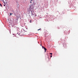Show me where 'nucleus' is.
Here are the masks:
<instances>
[{
  "mask_svg": "<svg viewBox=\"0 0 78 78\" xmlns=\"http://www.w3.org/2000/svg\"><path fill=\"white\" fill-rule=\"evenodd\" d=\"M2 1L3 2V3H4V4H5V5H4V6H5V1L3 0V1Z\"/></svg>",
  "mask_w": 78,
  "mask_h": 78,
  "instance_id": "f257e3e1",
  "label": "nucleus"
},
{
  "mask_svg": "<svg viewBox=\"0 0 78 78\" xmlns=\"http://www.w3.org/2000/svg\"><path fill=\"white\" fill-rule=\"evenodd\" d=\"M44 49L45 50V52H46V50H47V49L45 48H44Z\"/></svg>",
  "mask_w": 78,
  "mask_h": 78,
  "instance_id": "f03ea898",
  "label": "nucleus"
},
{
  "mask_svg": "<svg viewBox=\"0 0 78 78\" xmlns=\"http://www.w3.org/2000/svg\"><path fill=\"white\" fill-rule=\"evenodd\" d=\"M30 9H31V7H33V5H31V6H30Z\"/></svg>",
  "mask_w": 78,
  "mask_h": 78,
  "instance_id": "7ed1b4c3",
  "label": "nucleus"
},
{
  "mask_svg": "<svg viewBox=\"0 0 78 78\" xmlns=\"http://www.w3.org/2000/svg\"><path fill=\"white\" fill-rule=\"evenodd\" d=\"M12 14V13H10V16H11Z\"/></svg>",
  "mask_w": 78,
  "mask_h": 78,
  "instance_id": "20e7f679",
  "label": "nucleus"
},
{
  "mask_svg": "<svg viewBox=\"0 0 78 78\" xmlns=\"http://www.w3.org/2000/svg\"><path fill=\"white\" fill-rule=\"evenodd\" d=\"M23 32H21V34H23V35H24V34H23Z\"/></svg>",
  "mask_w": 78,
  "mask_h": 78,
  "instance_id": "39448f33",
  "label": "nucleus"
},
{
  "mask_svg": "<svg viewBox=\"0 0 78 78\" xmlns=\"http://www.w3.org/2000/svg\"><path fill=\"white\" fill-rule=\"evenodd\" d=\"M65 44V45L66 47L67 46V44Z\"/></svg>",
  "mask_w": 78,
  "mask_h": 78,
  "instance_id": "423d86ee",
  "label": "nucleus"
},
{
  "mask_svg": "<svg viewBox=\"0 0 78 78\" xmlns=\"http://www.w3.org/2000/svg\"><path fill=\"white\" fill-rule=\"evenodd\" d=\"M31 15H33V13L32 12V11H31Z\"/></svg>",
  "mask_w": 78,
  "mask_h": 78,
  "instance_id": "0eeeda50",
  "label": "nucleus"
},
{
  "mask_svg": "<svg viewBox=\"0 0 78 78\" xmlns=\"http://www.w3.org/2000/svg\"><path fill=\"white\" fill-rule=\"evenodd\" d=\"M42 48H45L44 47L42 46Z\"/></svg>",
  "mask_w": 78,
  "mask_h": 78,
  "instance_id": "6e6552de",
  "label": "nucleus"
},
{
  "mask_svg": "<svg viewBox=\"0 0 78 78\" xmlns=\"http://www.w3.org/2000/svg\"><path fill=\"white\" fill-rule=\"evenodd\" d=\"M0 5L1 6H2V4H0Z\"/></svg>",
  "mask_w": 78,
  "mask_h": 78,
  "instance_id": "1a4fd4ad",
  "label": "nucleus"
},
{
  "mask_svg": "<svg viewBox=\"0 0 78 78\" xmlns=\"http://www.w3.org/2000/svg\"><path fill=\"white\" fill-rule=\"evenodd\" d=\"M30 23H31V20H30Z\"/></svg>",
  "mask_w": 78,
  "mask_h": 78,
  "instance_id": "9d476101",
  "label": "nucleus"
},
{
  "mask_svg": "<svg viewBox=\"0 0 78 78\" xmlns=\"http://www.w3.org/2000/svg\"><path fill=\"white\" fill-rule=\"evenodd\" d=\"M50 54L51 55H52V53H50Z\"/></svg>",
  "mask_w": 78,
  "mask_h": 78,
  "instance_id": "9b49d317",
  "label": "nucleus"
},
{
  "mask_svg": "<svg viewBox=\"0 0 78 78\" xmlns=\"http://www.w3.org/2000/svg\"><path fill=\"white\" fill-rule=\"evenodd\" d=\"M41 30V29L38 30V31H39V30Z\"/></svg>",
  "mask_w": 78,
  "mask_h": 78,
  "instance_id": "f8f14e48",
  "label": "nucleus"
},
{
  "mask_svg": "<svg viewBox=\"0 0 78 78\" xmlns=\"http://www.w3.org/2000/svg\"><path fill=\"white\" fill-rule=\"evenodd\" d=\"M30 2L31 3H32V2H31V1H30Z\"/></svg>",
  "mask_w": 78,
  "mask_h": 78,
  "instance_id": "ddd939ff",
  "label": "nucleus"
},
{
  "mask_svg": "<svg viewBox=\"0 0 78 78\" xmlns=\"http://www.w3.org/2000/svg\"><path fill=\"white\" fill-rule=\"evenodd\" d=\"M50 57H51H51H52V56L51 55V56H50Z\"/></svg>",
  "mask_w": 78,
  "mask_h": 78,
  "instance_id": "4468645a",
  "label": "nucleus"
},
{
  "mask_svg": "<svg viewBox=\"0 0 78 78\" xmlns=\"http://www.w3.org/2000/svg\"><path fill=\"white\" fill-rule=\"evenodd\" d=\"M63 47H65V46H64V45H63Z\"/></svg>",
  "mask_w": 78,
  "mask_h": 78,
  "instance_id": "2eb2a0df",
  "label": "nucleus"
},
{
  "mask_svg": "<svg viewBox=\"0 0 78 78\" xmlns=\"http://www.w3.org/2000/svg\"><path fill=\"white\" fill-rule=\"evenodd\" d=\"M32 0H31V2L32 1Z\"/></svg>",
  "mask_w": 78,
  "mask_h": 78,
  "instance_id": "dca6fc26",
  "label": "nucleus"
},
{
  "mask_svg": "<svg viewBox=\"0 0 78 78\" xmlns=\"http://www.w3.org/2000/svg\"><path fill=\"white\" fill-rule=\"evenodd\" d=\"M19 34V35H20V34Z\"/></svg>",
  "mask_w": 78,
  "mask_h": 78,
  "instance_id": "f3484780",
  "label": "nucleus"
},
{
  "mask_svg": "<svg viewBox=\"0 0 78 78\" xmlns=\"http://www.w3.org/2000/svg\"><path fill=\"white\" fill-rule=\"evenodd\" d=\"M5 1H6V0H5Z\"/></svg>",
  "mask_w": 78,
  "mask_h": 78,
  "instance_id": "a211bd4d",
  "label": "nucleus"
}]
</instances>
